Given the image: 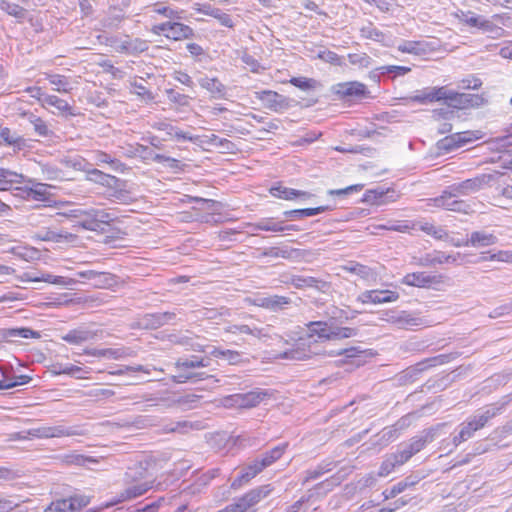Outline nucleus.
<instances>
[{"mask_svg":"<svg viewBox=\"0 0 512 512\" xmlns=\"http://www.w3.org/2000/svg\"><path fill=\"white\" fill-rule=\"evenodd\" d=\"M498 175L499 173L481 174L474 178L456 183L450 187L451 191H444L439 197L429 199L428 205L450 211L467 213L469 205L461 200H457L456 197L470 195L490 186L491 182L494 181Z\"/></svg>","mask_w":512,"mask_h":512,"instance_id":"1","label":"nucleus"},{"mask_svg":"<svg viewBox=\"0 0 512 512\" xmlns=\"http://www.w3.org/2000/svg\"><path fill=\"white\" fill-rule=\"evenodd\" d=\"M309 337L300 338L291 349L279 353L276 358L292 361H302L308 359L314 353L311 350V340L313 336H318L322 340H329L331 323L326 321H312L307 324Z\"/></svg>","mask_w":512,"mask_h":512,"instance_id":"2","label":"nucleus"},{"mask_svg":"<svg viewBox=\"0 0 512 512\" xmlns=\"http://www.w3.org/2000/svg\"><path fill=\"white\" fill-rule=\"evenodd\" d=\"M503 408L504 404L491 405L486 407L484 410L468 417L466 421L458 426V433L452 438L453 446L457 447L462 442L472 438L476 431L482 429L489 422V420L498 415Z\"/></svg>","mask_w":512,"mask_h":512,"instance_id":"3","label":"nucleus"},{"mask_svg":"<svg viewBox=\"0 0 512 512\" xmlns=\"http://www.w3.org/2000/svg\"><path fill=\"white\" fill-rule=\"evenodd\" d=\"M125 481L127 487L121 492L119 498L111 504L137 498L154 487V480L148 476L147 470L142 466L128 468L125 473Z\"/></svg>","mask_w":512,"mask_h":512,"instance_id":"4","label":"nucleus"},{"mask_svg":"<svg viewBox=\"0 0 512 512\" xmlns=\"http://www.w3.org/2000/svg\"><path fill=\"white\" fill-rule=\"evenodd\" d=\"M379 319L394 325L398 329H412L425 324V320L417 313L396 309L382 311Z\"/></svg>","mask_w":512,"mask_h":512,"instance_id":"5","label":"nucleus"},{"mask_svg":"<svg viewBox=\"0 0 512 512\" xmlns=\"http://www.w3.org/2000/svg\"><path fill=\"white\" fill-rule=\"evenodd\" d=\"M89 503V497L85 495H73L52 501L44 509V512H80Z\"/></svg>","mask_w":512,"mask_h":512,"instance_id":"6","label":"nucleus"},{"mask_svg":"<svg viewBox=\"0 0 512 512\" xmlns=\"http://www.w3.org/2000/svg\"><path fill=\"white\" fill-rule=\"evenodd\" d=\"M152 31L157 35H164L166 38L175 41L188 39L193 35L191 27L175 21H168L154 25Z\"/></svg>","mask_w":512,"mask_h":512,"instance_id":"7","label":"nucleus"},{"mask_svg":"<svg viewBox=\"0 0 512 512\" xmlns=\"http://www.w3.org/2000/svg\"><path fill=\"white\" fill-rule=\"evenodd\" d=\"M31 437L39 439L62 438L81 435L76 427L66 425L41 426L28 431Z\"/></svg>","mask_w":512,"mask_h":512,"instance_id":"8","label":"nucleus"},{"mask_svg":"<svg viewBox=\"0 0 512 512\" xmlns=\"http://www.w3.org/2000/svg\"><path fill=\"white\" fill-rule=\"evenodd\" d=\"M444 278L441 274H430L421 271L406 274L401 282L412 287L435 288L444 282Z\"/></svg>","mask_w":512,"mask_h":512,"instance_id":"9","label":"nucleus"},{"mask_svg":"<svg viewBox=\"0 0 512 512\" xmlns=\"http://www.w3.org/2000/svg\"><path fill=\"white\" fill-rule=\"evenodd\" d=\"M251 305L278 312L287 308L291 299L280 295H256L247 299Z\"/></svg>","mask_w":512,"mask_h":512,"instance_id":"10","label":"nucleus"},{"mask_svg":"<svg viewBox=\"0 0 512 512\" xmlns=\"http://www.w3.org/2000/svg\"><path fill=\"white\" fill-rule=\"evenodd\" d=\"M399 299V294L391 290H366L358 295L357 302L362 304H384L395 302Z\"/></svg>","mask_w":512,"mask_h":512,"instance_id":"11","label":"nucleus"},{"mask_svg":"<svg viewBox=\"0 0 512 512\" xmlns=\"http://www.w3.org/2000/svg\"><path fill=\"white\" fill-rule=\"evenodd\" d=\"M15 195L28 201L46 202L49 200V186L43 183H35L31 187L23 186L15 187Z\"/></svg>","mask_w":512,"mask_h":512,"instance_id":"12","label":"nucleus"},{"mask_svg":"<svg viewBox=\"0 0 512 512\" xmlns=\"http://www.w3.org/2000/svg\"><path fill=\"white\" fill-rule=\"evenodd\" d=\"M498 242L497 236L493 232L486 230L473 231L466 242H453V246H471L474 248H482L495 245Z\"/></svg>","mask_w":512,"mask_h":512,"instance_id":"13","label":"nucleus"},{"mask_svg":"<svg viewBox=\"0 0 512 512\" xmlns=\"http://www.w3.org/2000/svg\"><path fill=\"white\" fill-rule=\"evenodd\" d=\"M332 92L340 98H363L368 93L366 86L357 81L337 83L332 86Z\"/></svg>","mask_w":512,"mask_h":512,"instance_id":"14","label":"nucleus"},{"mask_svg":"<svg viewBox=\"0 0 512 512\" xmlns=\"http://www.w3.org/2000/svg\"><path fill=\"white\" fill-rule=\"evenodd\" d=\"M115 219V216L103 209H89L87 218L80 222L84 229L96 231L101 224H109Z\"/></svg>","mask_w":512,"mask_h":512,"instance_id":"15","label":"nucleus"},{"mask_svg":"<svg viewBox=\"0 0 512 512\" xmlns=\"http://www.w3.org/2000/svg\"><path fill=\"white\" fill-rule=\"evenodd\" d=\"M271 491L272 489L270 485L260 486L250 490L236 501L241 505L245 512H254L252 508L262 499L266 498Z\"/></svg>","mask_w":512,"mask_h":512,"instance_id":"16","label":"nucleus"},{"mask_svg":"<svg viewBox=\"0 0 512 512\" xmlns=\"http://www.w3.org/2000/svg\"><path fill=\"white\" fill-rule=\"evenodd\" d=\"M449 89L446 87H428L421 91H418L413 97L412 100L414 102L420 103V104H426V103H432L435 101H441L445 100L448 101V98H450Z\"/></svg>","mask_w":512,"mask_h":512,"instance_id":"17","label":"nucleus"},{"mask_svg":"<svg viewBox=\"0 0 512 512\" xmlns=\"http://www.w3.org/2000/svg\"><path fill=\"white\" fill-rule=\"evenodd\" d=\"M448 98V105L456 109H466L482 104L483 98L476 94L458 93L451 90Z\"/></svg>","mask_w":512,"mask_h":512,"instance_id":"18","label":"nucleus"},{"mask_svg":"<svg viewBox=\"0 0 512 512\" xmlns=\"http://www.w3.org/2000/svg\"><path fill=\"white\" fill-rule=\"evenodd\" d=\"M483 138V133L480 130L464 131L454 133L444 139L445 146L448 149H455L463 147L464 145L473 141Z\"/></svg>","mask_w":512,"mask_h":512,"instance_id":"19","label":"nucleus"},{"mask_svg":"<svg viewBox=\"0 0 512 512\" xmlns=\"http://www.w3.org/2000/svg\"><path fill=\"white\" fill-rule=\"evenodd\" d=\"M360 35L364 39L373 40L385 47H391L394 45V38L392 35L379 30L372 23L362 26L360 29Z\"/></svg>","mask_w":512,"mask_h":512,"instance_id":"20","label":"nucleus"},{"mask_svg":"<svg viewBox=\"0 0 512 512\" xmlns=\"http://www.w3.org/2000/svg\"><path fill=\"white\" fill-rule=\"evenodd\" d=\"M198 84L201 88L209 92L210 96L214 99H224L227 95L225 85L216 77H208L207 75L201 76L198 79Z\"/></svg>","mask_w":512,"mask_h":512,"instance_id":"21","label":"nucleus"},{"mask_svg":"<svg viewBox=\"0 0 512 512\" xmlns=\"http://www.w3.org/2000/svg\"><path fill=\"white\" fill-rule=\"evenodd\" d=\"M152 128L165 132L166 135H168L171 138H175L177 141H191L195 142L197 140L196 137L189 134L188 132H184L177 128L176 126H173L171 123L160 120L157 122H154L152 125Z\"/></svg>","mask_w":512,"mask_h":512,"instance_id":"22","label":"nucleus"},{"mask_svg":"<svg viewBox=\"0 0 512 512\" xmlns=\"http://www.w3.org/2000/svg\"><path fill=\"white\" fill-rule=\"evenodd\" d=\"M96 336L97 334L95 331L82 326L68 331L62 336V339L72 345H81L94 340Z\"/></svg>","mask_w":512,"mask_h":512,"instance_id":"23","label":"nucleus"},{"mask_svg":"<svg viewBox=\"0 0 512 512\" xmlns=\"http://www.w3.org/2000/svg\"><path fill=\"white\" fill-rule=\"evenodd\" d=\"M175 319L172 312H157L146 314L141 319V326L146 329H157L165 324L171 323Z\"/></svg>","mask_w":512,"mask_h":512,"instance_id":"24","label":"nucleus"},{"mask_svg":"<svg viewBox=\"0 0 512 512\" xmlns=\"http://www.w3.org/2000/svg\"><path fill=\"white\" fill-rule=\"evenodd\" d=\"M256 95L271 110L278 111L287 106L286 98L275 91L263 90L256 92Z\"/></svg>","mask_w":512,"mask_h":512,"instance_id":"25","label":"nucleus"},{"mask_svg":"<svg viewBox=\"0 0 512 512\" xmlns=\"http://www.w3.org/2000/svg\"><path fill=\"white\" fill-rule=\"evenodd\" d=\"M262 470L256 460L243 467L239 475L233 480L231 487L238 489L244 484H247L251 479L257 476Z\"/></svg>","mask_w":512,"mask_h":512,"instance_id":"26","label":"nucleus"},{"mask_svg":"<svg viewBox=\"0 0 512 512\" xmlns=\"http://www.w3.org/2000/svg\"><path fill=\"white\" fill-rule=\"evenodd\" d=\"M0 144L11 146L14 151L25 150L29 147L25 138L15 132H12L9 128L1 129Z\"/></svg>","mask_w":512,"mask_h":512,"instance_id":"27","label":"nucleus"},{"mask_svg":"<svg viewBox=\"0 0 512 512\" xmlns=\"http://www.w3.org/2000/svg\"><path fill=\"white\" fill-rule=\"evenodd\" d=\"M288 448V443H281L271 450L265 452L255 460L258 462L262 470L271 466L274 462L279 460Z\"/></svg>","mask_w":512,"mask_h":512,"instance_id":"28","label":"nucleus"},{"mask_svg":"<svg viewBox=\"0 0 512 512\" xmlns=\"http://www.w3.org/2000/svg\"><path fill=\"white\" fill-rule=\"evenodd\" d=\"M76 275L80 278L92 281L96 287L110 286L113 282V277L109 273L97 272L94 270L78 271Z\"/></svg>","mask_w":512,"mask_h":512,"instance_id":"29","label":"nucleus"},{"mask_svg":"<svg viewBox=\"0 0 512 512\" xmlns=\"http://www.w3.org/2000/svg\"><path fill=\"white\" fill-rule=\"evenodd\" d=\"M60 460L62 463L66 465H74L81 467H90L92 464H97L99 460L92 456H87L84 454H79L77 452H70L67 454H63L60 456Z\"/></svg>","mask_w":512,"mask_h":512,"instance_id":"30","label":"nucleus"},{"mask_svg":"<svg viewBox=\"0 0 512 512\" xmlns=\"http://www.w3.org/2000/svg\"><path fill=\"white\" fill-rule=\"evenodd\" d=\"M398 51L413 55H423L431 50L426 41L403 40L398 46Z\"/></svg>","mask_w":512,"mask_h":512,"instance_id":"31","label":"nucleus"},{"mask_svg":"<svg viewBox=\"0 0 512 512\" xmlns=\"http://www.w3.org/2000/svg\"><path fill=\"white\" fill-rule=\"evenodd\" d=\"M24 177L16 172L0 169V191L15 190L14 185L21 184Z\"/></svg>","mask_w":512,"mask_h":512,"instance_id":"32","label":"nucleus"},{"mask_svg":"<svg viewBox=\"0 0 512 512\" xmlns=\"http://www.w3.org/2000/svg\"><path fill=\"white\" fill-rule=\"evenodd\" d=\"M267 396H269L267 390L256 389L240 394L238 399H241L242 408H252L261 403Z\"/></svg>","mask_w":512,"mask_h":512,"instance_id":"33","label":"nucleus"},{"mask_svg":"<svg viewBox=\"0 0 512 512\" xmlns=\"http://www.w3.org/2000/svg\"><path fill=\"white\" fill-rule=\"evenodd\" d=\"M271 194L280 199L293 200L297 197H310V193L305 191L296 190L293 188L284 187L282 185L274 186L270 189Z\"/></svg>","mask_w":512,"mask_h":512,"instance_id":"34","label":"nucleus"},{"mask_svg":"<svg viewBox=\"0 0 512 512\" xmlns=\"http://www.w3.org/2000/svg\"><path fill=\"white\" fill-rule=\"evenodd\" d=\"M86 172L88 180L106 187H112L120 181L117 177L106 174L96 168L87 169Z\"/></svg>","mask_w":512,"mask_h":512,"instance_id":"35","label":"nucleus"},{"mask_svg":"<svg viewBox=\"0 0 512 512\" xmlns=\"http://www.w3.org/2000/svg\"><path fill=\"white\" fill-rule=\"evenodd\" d=\"M291 283L298 289L302 288H315L317 290H323L327 283L311 276H293Z\"/></svg>","mask_w":512,"mask_h":512,"instance_id":"36","label":"nucleus"},{"mask_svg":"<svg viewBox=\"0 0 512 512\" xmlns=\"http://www.w3.org/2000/svg\"><path fill=\"white\" fill-rule=\"evenodd\" d=\"M45 78L53 86V90L60 93H69L72 85L68 77L55 73H44Z\"/></svg>","mask_w":512,"mask_h":512,"instance_id":"37","label":"nucleus"},{"mask_svg":"<svg viewBox=\"0 0 512 512\" xmlns=\"http://www.w3.org/2000/svg\"><path fill=\"white\" fill-rule=\"evenodd\" d=\"M373 228V234H377L376 230L380 229L405 233L410 231L411 229H416V225L414 224V222L411 221H388L386 224L373 226Z\"/></svg>","mask_w":512,"mask_h":512,"instance_id":"38","label":"nucleus"},{"mask_svg":"<svg viewBox=\"0 0 512 512\" xmlns=\"http://www.w3.org/2000/svg\"><path fill=\"white\" fill-rule=\"evenodd\" d=\"M44 107L46 106H52L54 107L59 114L61 115H75L72 111V107L69 105V103L59 98L56 95H48L44 98Z\"/></svg>","mask_w":512,"mask_h":512,"instance_id":"39","label":"nucleus"},{"mask_svg":"<svg viewBox=\"0 0 512 512\" xmlns=\"http://www.w3.org/2000/svg\"><path fill=\"white\" fill-rule=\"evenodd\" d=\"M209 353L215 358L227 361L230 365H237L242 362V353L235 350L213 348Z\"/></svg>","mask_w":512,"mask_h":512,"instance_id":"40","label":"nucleus"},{"mask_svg":"<svg viewBox=\"0 0 512 512\" xmlns=\"http://www.w3.org/2000/svg\"><path fill=\"white\" fill-rule=\"evenodd\" d=\"M414 224L416 228L437 240H448V233L443 227L435 226L429 222H414Z\"/></svg>","mask_w":512,"mask_h":512,"instance_id":"41","label":"nucleus"},{"mask_svg":"<svg viewBox=\"0 0 512 512\" xmlns=\"http://www.w3.org/2000/svg\"><path fill=\"white\" fill-rule=\"evenodd\" d=\"M253 230L283 232V221H277L274 218H263L256 223L249 224Z\"/></svg>","mask_w":512,"mask_h":512,"instance_id":"42","label":"nucleus"},{"mask_svg":"<svg viewBox=\"0 0 512 512\" xmlns=\"http://www.w3.org/2000/svg\"><path fill=\"white\" fill-rule=\"evenodd\" d=\"M28 121L33 126L34 132L37 135L41 137H50L53 134V131L50 129L47 122L35 114L30 113L28 115Z\"/></svg>","mask_w":512,"mask_h":512,"instance_id":"43","label":"nucleus"},{"mask_svg":"<svg viewBox=\"0 0 512 512\" xmlns=\"http://www.w3.org/2000/svg\"><path fill=\"white\" fill-rule=\"evenodd\" d=\"M98 39L101 43L110 46L118 53H125L126 51V36L120 38L117 35H99Z\"/></svg>","mask_w":512,"mask_h":512,"instance_id":"44","label":"nucleus"},{"mask_svg":"<svg viewBox=\"0 0 512 512\" xmlns=\"http://www.w3.org/2000/svg\"><path fill=\"white\" fill-rule=\"evenodd\" d=\"M0 10H2L3 12L7 13L10 16H13L18 21L24 20L27 14L26 9H24L22 6L16 3H11L6 0L0 1Z\"/></svg>","mask_w":512,"mask_h":512,"instance_id":"45","label":"nucleus"},{"mask_svg":"<svg viewBox=\"0 0 512 512\" xmlns=\"http://www.w3.org/2000/svg\"><path fill=\"white\" fill-rule=\"evenodd\" d=\"M358 330L353 327H340L331 323L329 340L348 339L357 336Z\"/></svg>","mask_w":512,"mask_h":512,"instance_id":"46","label":"nucleus"},{"mask_svg":"<svg viewBox=\"0 0 512 512\" xmlns=\"http://www.w3.org/2000/svg\"><path fill=\"white\" fill-rule=\"evenodd\" d=\"M3 336L7 339L14 338H37L39 333L29 328H11L3 331Z\"/></svg>","mask_w":512,"mask_h":512,"instance_id":"47","label":"nucleus"},{"mask_svg":"<svg viewBox=\"0 0 512 512\" xmlns=\"http://www.w3.org/2000/svg\"><path fill=\"white\" fill-rule=\"evenodd\" d=\"M433 438V431H428L423 436L412 438L411 441L407 444V446L409 447L413 454H416L419 451H421L428 442H431Z\"/></svg>","mask_w":512,"mask_h":512,"instance_id":"48","label":"nucleus"},{"mask_svg":"<svg viewBox=\"0 0 512 512\" xmlns=\"http://www.w3.org/2000/svg\"><path fill=\"white\" fill-rule=\"evenodd\" d=\"M148 49V42L146 40L135 38L131 39L129 36H126V51L125 53L134 54L141 53Z\"/></svg>","mask_w":512,"mask_h":512,"instance_id":"49","label":"nucleus"},{"mask_svg":"<svg viewBox=\"0 0 512 512\" xmlns=\"http://www.w3.org/2000/svg\"><path fill=\"white\" fill-rule=\"evenodd\" d=\"M331 465H332L331 463H321L317 467L305 471L303 484H305L311 480H316L319 477H321L324 473L331 471L332 470Z\"/></svg>","mask_w":512,"mask_h":512,"instance_id":"50","label":"nucleus"},{"mask_svg":"<svg viewBox=\"0 0 512 512\" xmlns=\"http://www.w3.org/2000/svg\"><path fill=\"white\" fill-rule=\"evenodd\" d=\"M87 353L92 356L105 357L108 359H120L125 356L124 350L120 348L93 349L87 351Z\"/></svg>","mask_w":512,"mask_h":512,"instance_id":"51","label":"nucleus"},{"mask_svg":"<svg viewBox=\"0 0 512 512\" xmlns=\"http://www.w3.org/2000/svg\"><path fill=\"white\" fill-rule=\"evenodd\" d=\"M205 366H207L205 360L198 356H192L187 359H179L176 363V367L180 370H188Z\"/></svg>","mask_w":512,"mask_h":512,"instance_id":"52","label":"nucleus"},{"mask_svg":"<svg viewBox=\"0 0 512 512\" xmlns=\"http://www.w3.org/2000/svg\"><path fill=\"white\" fill-rule=\"evenodd\" d=\"M484 32L491 33L494 37H502L505 35L506 31L501 27L494 24L492 21L485 19L481 16L480 21L478 23V27Z\"/></svg>","mask_w":512,"mask_h":512,"instance_id":"53","label":"nucleus"},{"mask_svg":"<svg viewBox=\"0 0 512 512\" xmlns=\"http://www.w3.org/2000/svg\"><path fill=\"white\" fill-rule=\"evenodd\" d=\"M200 429L199 422H189V421H179L171 424L167 430L169 432H177L180 434H185L190 430H198Z\"/></svg>","mask_w":512,"mask_h":512,"instance_id":"54","label":"nucleus"},{"mask_svg":"<svg viewBox=\"0 0 512 512\" xmlns=\"http://www.w3.org/2000/svg\"><path fill=\"white\" fill-rule=\"evenodd\" d=\"M350 64L360 68H368L372 65V58L366 53H350L348 54Z\"/></svg>","mask_w":512,"mask_h":512,"instance_id":"55","label":"nucleus"},{"mask_svg":"<svg viewBox=\"0 0 512 512\" xmlns=\"http://www.w3.org/2000/svg\"><path fill=\"white\" fill-rule=\"evenodd\" d=\"M455 17L462 23H465L466 25L470 27H478V23L480 21L481 16L476 15L475 13L471 11H463L458 10L455 13Z\"/></svg>","mask_w":512,"mask_h":512,"instance_id":"56","label":"nucleus"},{"mask_svg":"<svg viewBox=\"0 0 512 512\" xmlns=\"http://www.w3.org/2000/svg\"><path fill=\"white\" fill-rule=\"evenodd\" d=\"M35 236L37 239L42 241L61 242L62 240L71 237V234H63L62 232H56L48 229L45 231H39Z\"/></svg>","mask_w":512,"mask_h":512,"instance_id":"57","label":"nucleus"},{"mask_svg":"<svg viewBox=\"0 0 512 512\" xmlns=\"http://www.w3.org/2000/svg\"><path fill=\"white\" fill-rule=\"evenodd\" d=\"M226 331L232 334H249L253 335L257 338H260L263 336L262 330L258 328H251L248 325H231L226 328Z\"/></svg>","mask_w":512,"mask_h":512,"instance_id":"58","label":"nucleus"},{"mask_svg":"<svg viewBox=\"0 0 512 512\" xmlns=\"http://www.w3.org/2000/svg\"><path fill=\"white\" fill-rule=\"evenodd\" d=\"M400 466L399 462L397 461L396 457L393 454L388 455L382 462L378 476L385 477L389 475L395 467Z\"/></svg>","mask_w":512,"mask_h":512,"instance_id":"59","label":"nucleus"},{"mask_svg":"<svg viewBox=\"0 0 512 512\" xmlns=\"http://www.w3.org/2000/svg\"><path fill=\"white\" fill-rule=\"evenodd\" d=\"M153 11L170 19H181L180 14L182 11L164 6L161 3H155L153 5Z\"/></svg>","mask_w":512,"mask_h":512,"instance_id":"60","label":"nucleus"},{"mask_svg":"<svg viewBox=\"0 0 512 512\" xmlns=\"http://www.w3.org/2000/svg\"><path fill=\"white\" fill-rule=\"evenodd\" d=\"M289 83L303 91L314 89L317 84L316 80L306 77H292Z\"/></svg>","mask_w":512,"mask_h":512,"instance_id":"61","label":"nucleus"},{"mask_svg":"<svg viewBox=\"0 0 512 512\" xmlns=\"http://www.w3.org/2000/svg\"><path fill=\"white\" fill-rule=\"evenodd\" d=\"M344 270L359 275L361 278H368L371 275V269L359 263H351L343 267Z\"/></svg>","mask_w":512,"mask_h":512,"instance_id":"62","label":"nucleus"},{"mask_svg":"<svg viewBox=\"0 0 512 512\" xmlns=\"http://www.w3.org/2000/svg\"><path fill=\"white\" fill-rule=\"evenodd\" d=\"M411 484L407 481H401L394 486H392L390 489H386L382 492L384 500H388L391 498L396 497L398 494L404 492L408 486Z\"/></svg>","mask_w":512,"mask_h":512,"instance_id":"63","label":"nucleus"},{"mask_svg":"<svg viewBox=\"0 0 512 512\" xmlns=\"http://www.w3.org/2000/svg\"><path fill=\"white\" fill-rule=\"evenodd\" d=\"M214 14L213 18L216 19L220 25L231 29L234 28L235 22L230 14L220 8H217V11H214Z\"/></svg>","mask_w":512,"mask_h":512,"instance_id":"64","label":"nucleus"}]
</instances>
